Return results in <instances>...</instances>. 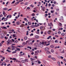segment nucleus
I'll use <instances>...</instances> for the list:
<instances>
[{"label":"nucleus","mask_w":66,"mask_h":66,"mask_svg":"<svg viewBox=\"0 0 66 66\" xmlns=\"http://www.w3.org/2000/svg\"><path fill=\"white\" fill-rule=\"evenodd\" d=\"M63 16H61L60 19H59V20L61 21V22H64V21L63 20Z\"/></svg>","instance_id":"nucleus-1"},{"label":"nucleus","mask_w":66,"mask_h":66,"mask_svg":"<svg viewBox=\"0 0 66 66\" xmlns=\"http://www.w3.org/2000/svg\"><path fill=\"white\" fill-rule=\"evenodd\" d=\"M11 48H12V50H15L16 48V47L15 46H11Z\"/></svg>","instance_id":"nucleus-2"},{"label":"nucleus","mask_w":66,"mask_h":66,"mask_svg":"<svg viewBox=\"0 0 66 66\" xmlns=\"http://www.w3.org/2000/svg\"><path fill=\"white\" fill-rule=\"evenodd\" d=\"M39 52V51L38 50L35 51V55H38V53Z\"/></svg>","instance_id":"nucleus-3"},{"label":"nucleus","mask_w":66,"mask_h":66,"mask_svg":"<svg viewBox=\"0 0 66 66\" xmlns=\"http://www.w3.org/2000/svg\"><path fill=\"white\" fill-rule=\"evenodd\" d=\"M7 34V32H5L4 33H2L1 34V36H2L4 37V36H5V34Z\"/></svg>","instance_id":"nucleus-4"},{"label":"nucleus","mask_w":66,"mask_h":66,"mask_svg":"<svg viewBox=\"0 0 66 66\" xmlns=\"http://www.w3.org/2000/svg\"><path fill=\"white\" fill-rule=\"evenodd\" d=\"M12 15H8L6 16V17L7 18H9H9H12Z\"/></svg>","instance_id":"nucleus-5"},{"label":"nucleus","mask_w":66,"mask_h":66,"mask_svg":"<svg viewBox=\"0 0 66 66\" xmlns=\"http://www.w3.org/2000/svg\"><path fill=\"white\" fill-rule=\"evenodd\" d=\"M48 25L50 27H51V25L53 27V25H52V22H51L50 23H48Z\"/></svg>","instance_id":"nucleus-6"},{"label":"nucleus","mask_w":66,"mask_h":66,"mask_svg":"<svg viewBox=\"0 0 66 66\" xmlns=\"http://www.w3.org/2000/svg\"><path fill=\"white\" fill-rule=\"evenodd\" d=\"M40 44H42V45H41L42 46H40V47L41 48H43V45H42V44H44V42H40Z\"/></svg>","instance_id":"nucleus-7"},{"label":"nucleus","mask_w":66,"mask_h":66,"mask_svg":"<svg viewBox=\"0 0 66 66\" xmlns=\"http://www.w3.org/2000/svg\"><path fill=\"white\" fill-rule=\"evenodd\" d=\"M49 49L48 47H46L45 48V50L46 51H48L49 50Z\"/></svg>","instance_id":"nucleus-8"},{"label":"nucleus","mask_w":66,"mask_h":66,"mask_svg":"<svg viewBox=\"0 0 66 66\" xmlns=\"http://www.w3.org/2000/svg\"><path fill=\"white\" fill-rule=\"evenodd\" d=\"M16 50H15V51H20V49L19 48H18L16 47Z\"/></svg>","instance_id":"nucleus-9"},{"label":"nucleus","mask_w":66,"mask_h":66,"mask_svg":"<svg viewBox=\"0 0 66 66\" xmlns=\"http://www.w3.org/2000/svg\"><path fill=\"white\" fill-rule=\"evenodd\" d=\"M6 65V63H5V62H3L2 63V64H1L2 66H3V65Z\"/></svg>","instance_id":"nucleus-10"},{"label":"nucleus","mask_w":66,"mask_h":66,"mask_svg":"<svg viewBox=\"0 0 66 66\" xmlns=\"http://www.w3.org/2000/svg\"><path fill=\"white\" fill-rule=\"evenodd\" d=\"M7 43H8V44H9V45H11V44H12V41H11L9 42H7Z\"/></svg>","instance_id":"nucleus-11"},{"label":"nucleus","mask_w":66,"mask_h":66,"mask_svg":"<svg viewBox=\"0 0 66 66\" xmlns=\"http://www.w3.org/2000/svg\"><path fill=\"white\" fill-rule=\"evenodd\" d=\"M45 7H43L42 8V10L43 11H45Z\"/></svg>","instance_id":"nucleus-12"},{"label":"nucleus","mask_w":66,"mask_h":66,"mask_svg":"<svg viewBox=\"0 0 66 66\" xmlns=\"http://www.w3.org/2000/svg\"><path fill=\"white\" fill-rule=\"evenodd\" d=\"M46 53H47V54H51V53L49 51H47L46 52Z\"/></svg>","instance_id":"nucleus-13"},{"label":"nucleus","mask_w":66,"mask_h":66,"mask_svg":"<svg viewBox=\"0 0 66 66\" xmlns=\"http://www.w3.org/2000/svg\"><path fill=\"white\" fill-rule=\"evenodd\" d=\"M30 27L31 28H35V25H32Z\"/></svg>","instance_id":"nucleus-14"},{"label":"nucleus","mask_w":66,"mask_h":66,"mask_svg":"<svg viewBox=\"0 0 66 66\" xmlns=\"http://www.w3.org/2000/svg\"><path fill=\"white\" fill-rule=\"evenodd\" d=\"M24 39H25V40H27V39H28V37L27 36H25L24 37Z\"/></svg>","instance_id":"nucleus-15"},{"label":"nucleus","mask_w":66,"mask_h":66,"mask_svg":"<svg viewBox=\"0 0 66 66\" xmlns=\"http://www.w3.org/2000/svg\"><path fill=\"white\" fill-rule=\"evenodd\" d=\"M25 62H29V61H28V59H25L24 60Z\"/></svg>","instance_id":"nucleus-16"},{"label":"nucleus","mask_w":66,"mask_h":66,"mask_svg":"<svg viewBox=\"0 0 66 66\" xmlns=\"http://www.w3.org/2000/svg\"><path fill=\"white\" fill-rule=\"evenodd\" d=\"M3 10H8V9L7 8H5L3 9Z\"/></svg>","instance_id":"nucleus-17"},{"label":"nucleus","mask_w":66,"mask_h":66,"mask_svg":"<svg viewBox=\"0 0 66 66\" xmlns=\"http://www.w3.org/2000/svg\"><path fill=\"white\" fill-rule=\"evenodd\" d=\"M7 18H7L5 19L4 20V21H7V20L8 19Z\"/></svg>","instance_id":"nucleus-18"},{"label":"nucleus","mask_w":66,"mask_h":66,"mask_svg":"<svg viewBox=\"0 0 66 66\" xmlns=\"http://www.w3.org/2000/svg\"><path fill=\"white\" fill-rule=\"evenodd\" d=\"M51 59H52V60H53L54 61H56V59H55V58H54L51 57Z\"/></svg>","instance_id":"nucleus-19"},{"label":"nucleus","mask_w":66,"mask_h":66,"mask_svg":"<svg viewBox=\"0 0 66 66\" xmlns=\"http://www.w3.org/2000/svg\"><path fill=\"white\" fill-rule=\"evenodd\" d=\"M35 37L36 38H39V36L37 35Z\"/></svg>","instance_id":"nucleus-20"},{"label":"nucleus","mask_w":66,"mask_h":66,"mask_svg":"<svg viewBox=\"0 0 66 66\" xmlns=\"http://www.w3.org/2000/svg\"><path fill=\"white\" fill-rule=\"evenodd\" d=\"M61 35L62 36H64L65 35V34H64V32H63L62 33H61Z\"/></svg>","instance_id":"nucleus-21"},{"label":"nucleus","mask_w":66,"mask_h":66,"mask_svg":"<svg viewBox=\"0 0 66 66\" xmlns=\"http://www.w3.org/2000/svg\"><path fill=\"white\" fill-rule=\"evenodd\" d=\"M50 47L51 48H54V46L52 45H51L50 46Z\"/></svg>","instance_id":"nucleus-22"},{"label":"nucleus","mask_w":66,"mask_h":66,"mask_svg":"<svg viewBox=\"0 0 66 66\" xmlns=\"http://www.w3.org/2000/svg\"><path fill=\"white\" fill-rule=\"evenodd\" d=\"M51 36H48V37H47V39H50V38H51Z\"/></svg>","instance_id":"nucleus-23"},{"label":"nucleus","mask_w":66,"mask_h":66,"mask_svg":"<svg viewBox=\"0 0 66 66\" xmlns=\"http://www.w3.org/2000/svg\"><path fill=\"white\" fill-rule=\"evenodd\" d=\"M19 3V2L18 1V2H16L15 3V4L16 5H17V4H18V3Z\"/></svg>","instance_id":"nucleus-24"},{"label":"nucleus","mask_w":66,"mask_h":66,"mask_svg":"<svg viewBox=\"0 0 66 66\" xmlns=\"http://www.w3.org/2000/svg\"><path fill=\"white\" fill-rule=\"evenodd\" d=\"M28 24H29V25H31V22H28Z\"/></svg>","instance_id":"nucleus-25"},{"label":"nucleus","mask_w":66,"mask_h":66,"mask_svg":"<svg viewBox=\"0 0 66 66\" xmlns=\"http://www.w3.org/2000/svg\"><path fill=\"white\" fill-rule=\"evenodd\" d=\"M48 34H51V31H48Z\"/></svg>","instance_id":"nucleus-26"},{"label":"nucleus","mask_w":66,"mask_h":66,"mask_svg":"<svg viewBox=\"0 0 66 66\" xmlns=\"http://www.w3.org/2000/svg\"><path fill=\"white\" fill-rule=\"evenodd\" d=\"M6 51H7V52H11V51H10L9 50H7Z\"/></svg>","instance_id":"nucleus-27"},{"label":"nucleus","mask_w":66,"mask_h":66,"mask_svg":"<svg viewBox=\"0 0 66 66\" xmlns=\"http://www.w3.org/2000/svg\"><path fill=\"white\" fill-rule=\"evenodd\" d=\"M57 63L59 65V66H61V65H60V62L59 61H58L57 62Z\"/></svg>","instance_id":"nucleus-28"},{"label":"nucleus","mask_w":66,"mask_h":66,"mask_svg":"<svg viewBox=\"0 0 66 66\" xmlns=\"http://www.w3.org/2000/svg\"><path fill=\"white\" fill-rule=\"evenodd\" d=\"M24 4L25 5H28V2H26L24 3Z\"/></svg>","instance_id":"nucleus-29"},{"label":"nucleus","mask_w":66,"mask_h":66,"mask_svg":"<svg viewBox=\"0 0 66 66\" xmlns=\"http://www.w3.org/2000/svg\"><path fill=\"white\" fill-rule=\"evenodd\" d=\"M27 33H26V35H28L29 34V31H27Z\"/></svg>","instance_id":"nucleus-30"},{"label":"nucleus","mask_w":66,"mask_h":66,"mask_svg":"<svg viewBox=\"0 0 66 66\" xmlns=\"http://www.w3.org/2000/svg\"><path fill=\"white\" fill-rule=\"evenodd\" d=\"M58 33L59 34H61V32L60 31H59L58 32Z\"/></svg>","instance_id":"nucleus-31"},{"label":"nucleus","mask_w":66,"mask_h":66,"mask_svg":"<svg viewBox=\"0 0 66 66\" xmlns=\"http://www.w3.org/2000/svg\"><path fill=\"white\" fill-rule=\"evenodd\" d=\"M51 13H54V11L53 10H52L51 11Z\"/></svg>","instance_id":"nucleus-32"},{"label":"nucleus","mask_w":66,"mask_h":66,"mask_svg":"<svg viewBox=\"0 0 66 66\" xmlns=\"http://www.w3.org/2000/svg\"><path fill=\"white\" fill-rule=\"evenodd\" d=\"M12 53H16V51H15L13 52H12Z\"/></svg>","instance_id":"nucleus-33"},{"label":"nucleus","mask_w":66,"mask_h":66,"mask_svg":"<svg viewBox=\"0 0 66 66\" xmlns=\"http://www.w3.org/2000/svg\"><path fill=\"white\" fill-rule=\"evenodd\" d=\"M3 29H7V27H3Z\"/></svg>","instance_id":"nucleus-34"},{"label":"nucleus","mask_w":66,"mask_h":66,"mask_svg":"<svg viewBox=\"0 0 66 66\" xmlns=\"http://www.w3.org/2000/svg\"><path fill=\"white\" fill-rule=\"evenodd\" d=\"M30 36H33V34L31 33V34L30 35Z\"/></svg>","instance_id":"nucleus-35"},{"label":"nucleus","mask_w":66,"mask_h":66,"mask_svg":"<svg viewBox=\"0 0 66 66\" xmlns=\"http://www.w3.org/2000/svg\"><path fill=\"white\" fill-rule=\"evenodd\" d=\"M5 19V18H4V17H3L2 19V20H3V19Z\"/></svg>","instance_id":"nucleus-36"},{"label":"nucleus","mask_w":66,"mask_h":66,"mask_svg":"<svg viewBox=\"0 0 66 66\" xmlns=\"http://www.w3.org/2000/svg\"><path fill=\"white\" fill-rule=\"evenodd\" d=\"M16 23L17 24H19V23H20L19 22H17Z\"/></svg>","instance_id":"nucleus-37"},{"label":"nucleus","mask_w":66,"mask_h":66,"mask_svg":"<svg viewBox=\"0 0 66 66\" xmlns=\"http://www.w3.org/2000/svg\"><path fill=\"white\" fill-rule=\"evenodd\" d=\"M31 15L32 16H35V14H34V13H33Z\"/></svg>","instance_id":"nucleus-38"},{"label":"nucleus","mask_w":66,"mask_h":66,"mask_svg":"<svg viewBox=\"0 0 66 66\" xmlns=\"http://www.w3.org/2000/svg\"><path fill=\"white\" fill-rule=\"evenodd\" d=\"M7 49H8V50H10L11 48L10 47H7Z\"/></svg>","instance_id":"nucleus-39"},{"label":"nucleus","mask_w":66,"mask_h":66,"mask_svg":"<svg viewBox=\"0 0 66 66\" xmlns=\"http://www.w3.org/2000/svg\"><path fill=\"white\" fill-rule=\"evenodd\" d=\"M53 3L54 4H56V2L55 1H54L53 2Z\"/></svg>","instance_id":"nucleus-40"},{"label":"nucleus","mask_w":66,"mask_h":66,"mask_svg":"<svg viewBox=\"0 0 66 66\" xmlns=\"http://www.w3.org/2000/svg\"><path fill=\"white\" fill-rule=\"evenodd\" d=\"M12 10V8H11L9 9L8 10V11H11V10Z\"/></svg>","instance_id":"nucleus-41"},{"label":"nucleus","mask_w":66,"mask_h":66,"mask_svg":"<svg viewBox=\"0 0 66 66\" xmlns=\"http://www.w3.org/2000/svg\"><path fill=\"white\" fill-rule=\"evenodd\" d=\"M51 52H54V50H51Z\"/></svg>","instance_id":"nucleus-42"},{"label":"nucleus","mask_w":66,"mask_h":66,"mask_svg":"<svg viewBox=\"0 0 66 66\" xmlns=\"http://www.w3.org/2000/svg\"><path fill=\"white\" fill-rule=\"evenodd\" d=\"M55 43H59V42L58 41H57V40H55Z\"/></svg>","instance_id":"nucleus-43"},{"label":"nucleus","mask_w":66,"mask_h":66,"mask_svg":"<svg viewBox=\"0 0 66 66\" xmlns=\"http://www.w3.org/2000/svg\"><path fill=\"white\" fill-rule=\"evenodd\" d=\"M24 20H25V21H27V18H24Z\"/></svg>","instance_id":"nucleus-44"},{"label":"nucleus","mask_w":66,"mask_h":66,"mask_svg":"<svg viewBox=\"0 0 66 66\" xmlns=\"http://www.w3.org/2000/svg\"><path fill=\"white\" fill-rule=\"evenodd\" d=\"M51 4L50 3H49V4H48V6H51Z\"/></svg>","instance_id":"nucleus-45"},{"label":"nucleus","mask_w":66,"mask_h":66,"mask_svg":"<svg viewBox=\"0 0 66 66\" xmlns=\"http://www.w3.org/2000/svg\"><path fill=\"white\" fill-rule=\"evenodd\" d=\"M21 62L22 63H25V61L24 60H22Z\"/></svg>","instance_id":"nucleus-46"},{"label":"nucleus","mask_w":66,"mask_h":66,"mask_svg":"<svg viewBox=\"0 0 66 66\" xmlns=\"http://www.w3.org/2000/svg\"><path fill=\"white\" fill-rule=\"evenodd\" d=\"M55 36L56 37H59V36L57 35H55Z\"/></svg>","instance_id":"nucleus-47"},{"label":"nucleus","mask_w":66,"mask_h":66,"mask_svg":"<svg viewBox=\"0 0 66 66\" xmlns=\"http://www.w3.org/2000/svg\"><path fill=\"white\" fill-rule=\"evenodd\" d=\"M30 6H31L32 7H34V5H30Z\"/></svg>","instance_id":"nucleus-48"},{"label":"nucleus","mask_w":66,"mask_h":66,"mask_svg":"<svg viewBox=\"0 0 66 66\" xmlns=\"http://www.w3.org/2000/svg\"><path fill=\"white\" fill-rule=\"evenodd\" d=\"M24 4V3H23V2H22L20 3L21 4Z\"/></svg>","instance_id":"nucleus-49"},{"label":"nucleus","mask_w":66,"mask_h":66,"mask_svg":"<svg viewBox=\"0 0 66 66\" xmlns=\"http://www.w3.org/2000/svg\"><path fill=\"white\" fill-rule=\"evenodd\" d=\"M50 43H48L46 45V46H49V45H50Z\"/></svg>","instance_id":"nucleus-50"},{"label":"nucleus","mask_w":66,"mask_h":66,"mask_svg":"<svg viewBox=\"0 0 66 66\" xmlns=\"http://www.w3.org/2000/svg\"><path fill=\"white\" fill-rule=\"evenodd\" d=\"M29 45H31V44L32 45L33 44V43H32V42H31L30 43H29Z\"/></svg>","instance_id":"nucleus-51"},{"label":"nucleus","mask_w":66,"mask_h":66,"mask_svg":"<svg viewBox=\"0 0 66 66\" xmlns=\"http://www.w3.org/2000/svg\"><path fill=\"white\" fill-rule=\"evenodd\" d=\"M51 57V55H49L48 57V58H50Z\"/></svg>","instance_id":"nucleus-52"},{"label":"nucleus","mask_w":66,"mask_h":66,"mask_svg":"<svg viewBox=\"0 0 66 66\" xmlns=\"http://www.w3.org/2000/svg\"><path fill=\"white\" fill-rule=\"evenodd\" d=\"M15 43L17 44V43H18V41L17 40H15Z\"/></svg>","instance_id":"nucleus-53"},{"label":"nucleus","mask_w":66,"mask_h":66,"mask_svg":"<svg viewBox=\"0 0 66 66\" xmlns=\"http://www.w3.org/2000/svg\"><path fill=\"white\" fill-rule=\"evenodd\" d=\"M44 35H46V34H46V31L44 32Z\"/></svg>","instance_id":"nucleus-54"},{"label":"nucleus","mask_w":66,"mask_h":66,"mask_svg":"<svg viewBox=\"0 0 66 66\" xmlns=\"http://www.w3.org/2000/svg\"><path fill=\"white\" fill-rule=\"evenodd\" d=\"M61 53H64V50H63V51L61 52Z\"/></svg>","instance_id":"nucleus-55"},{"label":"nucleus","mask_w":66,"mask_h":66,"mask_svg":"<svg viewBox=\"0 0 66 66\" xmlns=\"http://www.w3.org/2000/svg\"><path fill=\"white\" fill-rule=\"evenodd\" d=\"M0 37L1 38H4V36H2L1 37Z\"/></svg>","instance_id":"nucleus-56"},{"label":"nucleus","mask_w":66,"mask_h":66,"mask_svg":"<svg viewBox=\"0 0 66 66\" xmlns=\"http://www.w3.org/2000/svg\"><path fill=\"white\" fill-rule=\"evenodd\" d=\"M55 5L54 4H52V6H53V7H54V6H55Z\"/></svg>","instance_id":"nucleus-57"},{"label":"nucleus","mask_w":66,"mask_h":66,"mask_svg":"<svg viewBox=\"0 0 66 66\" xmlns=\"http://www.w3.org/2000/svg\"><path fill=\"white\" fill-rule=\"evenodd\" d=\"M15 44H12V45H11V46H13V45H15Z\"/></svg>","instance_id":"nucleus-58"},{"label":"nucleus","mask_w":66,"mask_h":66,"mask_svg":"<svg viewBox=\"0 0 66 66\" xmlns=\"http://www.w3.org/2000/svg\"><path fill=\"white\" fill-rule=\"evenodd\" d=\"M56 10L57 11H60V10H59V9H56Z\"/></svg>","instance_id":"nucleus-59"},{"label":"nucleus","mask_w":66,"mask_h":66,"mask_svg":"<svg viewBox=\"0 0 66 66\" xmlns=\"http://www.w3.org/2000/svg\"><path fill=\"white\" fill-rule=\"evenodd\" d=\"M16 60V59L15 58H14L12 59V60Z\"/></svg>","instance_id":"nucleus-60"},{"label":"nucleus","mask_w":66,"mask_h":66,"mask_svg":"<svg viewBox=\"0 0 66 66\" xmlns=\"http://www.w3.org/2000/svg\"><path fill=\"white\" fill-rule=\"evenodd\" d=\"M13 36L14 37H15V34L13 35Z\"/></svg>","instance_id":"nucleus-61"},{"label":"nucleus","mask_w":66,"mask_h":66,"mask_svg":"<svg viewBox=\"0 0 66 66\" xmlns=\"http://www.w3.org/2000/svg\"><path fill=\"white\" fill-rule=\"evenodd\" d=\"M15 2V1H13L12 2V3H14Z\"/></svg>","instance_id":"nucleus-62"},{"label":"nucleus","mask_w":66,"mask_h":66,"mask_svg":"<svg viewBox=\"0 0 66 66\" xmlns=\"http://www.w3.org/2000/svg\"><path fill=\"white\" fill-rule=\"evenodd\" d=\"M43 27H40V29H43Z\"/></svg>","instance_id":"nucleus-63"},{"label":"nucleus","mask_w":66,"mask_h":66,"mask_svg":"<svg viewBox=\"0 0 66 66\" xmlns=\"http://www.w3.org/2000/svg\"><path fill=\"white\" fill-rule=\"evenodd\" d=\"M22 45H23V46H24V45H25V43H23L22 44Z\"/></svg>","instance_id":"nucleus-64"}]
</instances>
